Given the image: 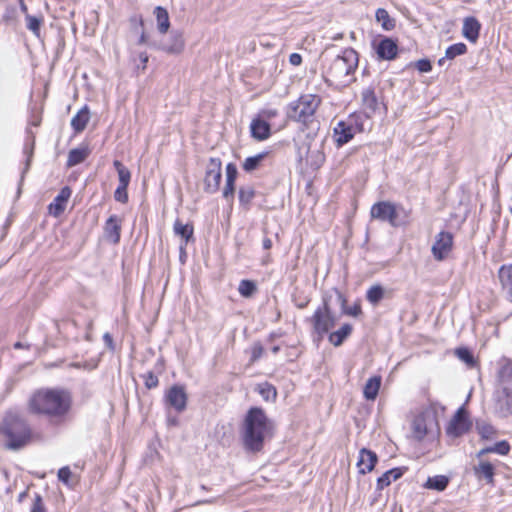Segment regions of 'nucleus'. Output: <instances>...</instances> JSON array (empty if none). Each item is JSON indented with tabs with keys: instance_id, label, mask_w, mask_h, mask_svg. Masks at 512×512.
<instances>
[{
	"instance_id": "e433bc0d",
	"label": "nucleus",
	"mask_w": 512,
	"mask_h": 512,
	"mask_svg": "<svg viewBox=\"0 0 512 512\" xmlns=\"http://www.w3.org/2000/svg\"><path fill=\"white\" fill-rule=\"evenodd\" d=\"M366 297L371 304L377 305L384 297L383 287L380 285L371 286L367 291Z\"/></svg>"
},
{
	"instance_id": "f257e3e1",
	"label": "nucleus",
	"mask_w": 512,
	"mask_h": 512,
	"mask_svg": "<svg viewBox=\"0 0 512 512\" xmlns=\"http://www.w3.org/2000/svg\"><path fill=\"white\" fill-rule=\"evenodd\" d=\"M71 408V394L64 389L42 388L33 392L27 401L30 414L43 416L56 425L68 419Z\"/></svg>"
},
{
	"instance_id": "e2e57ef3",
	"label": "nucleus",
	"mask_w": 512,
	"mask_h": 512,
	"mask_svg": "<svg viewBox=\"0 0 512 512\" xmlns=\"http://www.w3.org/2000/svg\"><path fill=\"white\" fill-rule=\"evenodd\" d=\"M19 4H20L21 11L24 13H27V6L25 5L24 0H22V2H19Z\"/></svg>"
},
{
	"instance_id": "423d86ee",
	"label": "nucleus",
	"mask_w": 512,
	"mask_h": 512,
	"mask_svg": "<svg viewBox=\"0 0 512 512\" xmlns=\"http://www.w3.org/2000/svg\"><path fill=\"white\" fill-rule=\"evenodd\" d=\"M372 219L388 222L393 227H398L406 223L407 214L405 210L389 201L375 203L370 210Z\"/></svg>"
},
{
	"instance_id": "c9c22d12",
	"label": "nucleus",
	"mask_w": 512,
	"mask_h": 512,
	"mask_svg": "<svg viewBox=\"0 0 512 512\" xmlns=\"http://www.w3.org/2000/svg\"><path fill=\"white\" fill-rule=\"evenodd\" d=\"M113 165L118 173L119 185L128 187L131 179L130 171L118 160H115Z\"/></svg>"
},
{
	"instance_id": "052dcab7",
	"label": "nucleus",
	"mask_w": 512,
	"mask_h": 512,
	"mask_svg": "<svg viewBox=\"0 0 512 512\" xmlns=\"http://www.w3.org/2000/svg\"><path fill=\"white\" fill-rule=\"evenodd\" d=\"M140 60L141 62L143 63V68H145L146 66V63L148 62V56L146 53H141L140 54Z\"/></svg>"
},
{
	"instance_id": "79ce46f5",
	"label": "nucleus",
	"mask_w": 512,
	"mask_h": 512,
	"mask_svg": "<svg viewBox=\"0 0 512 512\" xmlns=\"http://www.w3.org/2000/svg\"><path fill=\"white\" fill-rule=\"evenodd\" d=\"M25 20L27 28L38 36L40 32L42 19L26 14Z\"/></svg>"
},
{
	"instance_id": "dca6fc26",
	"label": "nucleus",
	"mask_w": 512,
	"mask_h": 512,
	"mask_svg": "<svg viewBox=\"0 0 512 512\" xmlns=\"http://www.w3.org/2000/svg\"><path fill=\"white\" fill-rule=\"evenodd\" d=\"M376 462V453L366 448H362L359 452L358 461L356 463L359 473L366 474L371 472L374 469Z\"/></svg>"
},
{
	"instance_id": "4c0bfd02",
	"label": "nucleus",
	"mask_w": 512,
	"mask_h": 512,
	"mask_svg": "<svg viewBox=\"0 0 512 512\" xmlns=\"http://www.w3.org/2000/svg\"><path fill=\"white\" fill-rule=\"evenodd\" d=\"M510 450V446L508 444V442L506 441H500L498 443H496L494 446L492 447H488V448H485V449H482L479 453H478V456H482L486 453H497V454H500V455H506L508 454Z\"/></svg>"
},
{
	"instance_id": "c03bdc74",
	"label": "nucleus",
	"mask_w": 512,
	"mask_h": 512,
	"mask_svg": "<svg viewBox=\"0 0 512 512\" xmlns=\"http://www.w3.org/2000/svg\"><path fill=\"white\" fill-rule=\"evenodd\" d=\"M457 357L465 362L469 367H473L475 364V360L471 352L466 348H459L456 350Z\"/></svg>"
},
{
	"instance_id": "5701e85b",
	"label": "nucleus",
	"mask_w": 512,
	"mask_h": 512,
	"mask_svg": "<svg viewBox=\"0 0 512 512\" xmlns=\"http://www.w3.org/2000/svg\"><path fill=\"white\" fill-rule=\"evenodd\" d=\"M154 15L156 18L157 29L161 34H165L168 32L170 27V20L168 11L161 7L157 6L154 9Z\"/></svg>"
},
{
	"instance_id": "412c9836",
	"label": "nucleus",
	"mask_w": 512,
	"mask_h": 512,
	"mask_svg": "<svg viewBox=\"0 0 512 512\" xmlns=\"http://www.w3.org/2000/svg\"><path fill=\"white\" fill-rule=\"evenodd\" d=\"M479 31L480 23L475 18L468 17L464 20L462 32L467 40L476 42L479 37Z\"/></svg>"
},
{
	"instance_id": "393cba45",
	"label": "nucleus",
	"mask_w": 512,
	"mask_h": 512,
	"mask_svg": "<svg viewBox=\"0 0 512 512\" xmlns=\"http://www.w3.org/2000/svg\"><path fill=\"white\" fill-rule=\"evenodd\" d=\"M88 155H89V149L85 146L70 150V152L68 154V159H67V166L73 167V166H76V165L82 163L83 161L86 160Z\"/></svg>"
},
{
	"instance_id": "c85d7f7f",
	"label": "nucleus",
	"mask_w": 512,
	"mask_h": 512,
	"mask_svg": "<svg viewBox=\"0 0 512 512\" xmlns=\"http://www.w3.org/2000/svg\"><path fill=\"white\" fill-rule=\"evenodd\" d=\"M466 51H467V47L464 43L453 44L446 49L445 57L440 58L438 60V64L440 66H442V65H444L446 59L452 60L457 56L465 54Z\"/></svg>"
},
{
	"instance_id": "ea45409f",
	"label": "nucleus",
	"mask_w": 512,
	"mask_h": 512,
	"mask_svg": "<svg viewBox=\"0 0 512 512\" xmlns=\"http://www.w3.org/2000/svg\"><path fill=\"white\" fill-rule=\"evenodd\" d=\"M257 290L256 284L250 280H242L239 284L238 291L243 297H251Z\"/></svg>"
},
{
	"instance_id": "0e129e2a",
	"label": "nucleus",
	"mask_w": 512,
	"mask_h": 512,
	"mask_svg": "<svg viewBox=\"0 0 512 512\" xmlns=\"http://www.w3.org/2000/svg\"><path fill=\"white\" fill-rule=\"evenodd\" d=\"M168 422H169V424H172V425H176L177 424V420L175 418H169Z\"/></svg>"
},
{
	"instance_id": "20e7f679",
	"label": "nucleus",
	"mask_w": 512,
	"mask_h": 512,
	"mask_svg": "<svg viewBox=\"0 0 512 512\" xmlns=\"http://www.w3.org/2000/svg\"><path fill=\"white\" fill-rule=\"evenodd\" d=\"M0 431L4 436L7 449L19 450L32 439V430L27 420L18 412H8L2 422Z\"/></svg>"
},
{
	"instance_id": "58836bf2",
	"label": "nucleus",
	"mask_w": 512,
	"mask_h": 512,
	"mask_svg": "<svg viewBox=\"0 0 512 512\" xmlns=\"http://www.w3.org/2000/svg\"><path fill=\"white\" fill-rule=\"evenodd\" d=\"M362 101L366 108L375 110L377 107V97L371 88H366L362 91Z\"/></svg>"
},
{
	"instance_id": "9b49d317",
	"label": "nucleus",
	"mask_w": 512,
	"mask_h": 512,
	"mask_svg": "<svg viewBox=\"0 0 512 512\" xmlns=\"http://www.w3.org/2000/svg\"><path fill=\"white\" fill-rule=\"evenodd\" d=\"M435 424V417L431 412L420 413L412 421L413 437L422 440Z\"/></svg>"
},
{
	"instance_id": "f3484780",
	"label": "nucleus",
	"mask_w": 512,
	"mask_h": 512,
	"mask_svg": "<svg viewBox=\"0 0 512 512\" xmlns=\"http://www.w3.org/2000/svg\"><path fill=\"white\" fill-rule=\"evenodd\" d=\"M71 196V190L69 187L61 189L60 193L55 197L52 203L49 205V212L51 215L58 217L66 209L67 202Z\"/></svg>"
},
{
	"instance_id": "ddd939ff",
	"label": "nucleus",
	"mask_w": 512,
	"mask_h": 512,
	"mask_svg": "<svg viewBox=\"0 0 512 512\" xmlns=\"http://www.w3.org/2000/svg\"><path fill=\"white\" fill-rule=\"evenodd\" d=\"M470 427L467 413L463 407L459 408L447 427V433L457 437L465 433Z\"/></svg>"
},
{
	"instance_id": "39448f33",
	"label": "nucleus",
	"mask_w": 512,
	"mask_h": 512,
	"mask_svg": "<svg viewBox=\"0 0 512 512\" xmlns=\"http://www.w3.org/2000/svg\"><path fill=\"white\" fill-rule=\"evenodd\" d=\"M358 66V54L353 49H345L335 57L324 72L325 82L335 87H343L353 81Z\"/></svg>"
},
{
	"instance_id": "7ed1b4c3",
	"label": "nucleus",
	"mask_w": 512,
	"mask_h": 512,
	"mask_svg": "<svg viewBox=\"0 0 512 512\" xmlns=\"http://www.w3.org/2000/svg\"><path fill=\"white\" fill-rule=\"evenodd\" d=\"M493 404L495 412L501 417L512 414V359L502 358L498 362Z\"/></svg>"
},
{
	"instance_id": "f704fd0d",
	"label": "nucleus",
	"mask_w": 512,
	"mask_h": 512,
	"mask_svg": "<svg viewBox=\"0 0 512 512\" xmlns=\"http://www.w3.org/2000/svg\"><path fill=\"white\" fill-rule=\"evenodd\" d=\"M376 20L381 23L384 30L389 31L395 27V22L390 18L388 12L383 8H378L376 11Z\"/></svg>"
},
{
	"instance_id": "bf43d9fd",
	"label": "nucleus",
	"mask_w": 512,
	"mask_h": 512,
	"mask_svg": "<svg viewBox=\"0 0 512 512\" xmlns=\"http://www.w3.org/2000/svg\"><path fill=\"white\" fill-rule=\"evenodd\" d=\"M103 338H104V341L106 342V344L108 346L112 345L113 340H112V337H111V335L109 333H105Z\"/></svg>"
},
{
	"instance_id": "3c124183",
	"label": "nucleus",
	"mask_w": 512,
	"mask_h": 512,
	"mask_svg": "<svg viewBox=\"0 0 512 512\" xmlns=\"http://www.w3.org/2000/svg\"><path fill=\"white\" fill-rule=\"evenodd\" d=\"M70 476H71V471H70L69 467H62L61 469H59L58 478L63 483L68 484Z\"/></svg>"
},
{
	"instance_id": "69168bd1",
	"label": "nucleus",
	"mask_w": 512,
	"mask_h": 512,
	"mask_svg": "<svg viewBox=\"0 0 512 512\" xmlns=\"http://www.w3.org/2000/svg\"><path fill=\"white\" fill-rule=\"evenodd\" d=\"M306 305H307V301H305V302H301V303L297 304V307H298V308H300V309H302V308H304Z\"/></svg>"
},
{
	"instance_id": "cd10ccee",
	"label": "nucleus",
	"mask_w": 512,
	"mask_h": 512,
	"mask_svg": "<svg viewBox=\"0 0 512 512\" xmlns=\"http://www.w3.org/2000/svg\"><path fill=\"white\" fill-rule=\"evenodd\" d=\"M381 385V378L380 377H372L368 379L364 386V397L367 400H375V398L378 395L379 389Z\"/></svg>"
},
{
	"instance_id": "13d9d810",
	"label": "nucleus",
	"mask_w": 512,
	"mask_h": 512,
	"mask_svg": "<svg viewBox=\"0 0 512 512\" xmlns=\"http://www.w3.org/2000/svg\"><path fill=\"white\" fill-rule=\"evenodd\" d=\"M272 247V241L269 238L263 240V248L269 250Z\"/></svg>"
},
{
	"instance_id": "2eb2a0df",
	"label": "nucleus",
	"mask_w": 512,
	"mask_h": 512,
	"mask_svg": "<svg viewBox=\"0 0 512 512\" xmlns=\"http://www.w3.org/2000/svg\"><path fill=\"white\" fill-rule=\"evenodd\" d=\"M376 53L383 60H393L398 53L397 43L393 39L385 37L377 44Z\"/></svg>"
},
{
	"instance_id": "4be33fe9",
	"label": "nucleus",
	"mask_w": 512,
	"mask_h": 512,
	"mask_svg": "<svg viewBox=\"0 0 512 512\" xmlns=\"http://www.w3.org/2000/svg\"><path fill=\"white\" fill-rule=\"evenodd\" d=\"M90 120V112L87 106L83 107L78 113L72 118L71 126L75 132L79 133L83 131Z\"/></svg>"
},
{
	"instance_id": "1a4fd4ad",
	"label": "nucleus",
	"mask_w": 512,
	"mask_h": 512,
	"mask_svg": "<svg viewBox=\"0 0 512 512\" xmlns=\"http://www.w3.org/2000/svg\"><path fill=\"white\" fill-rule=\"evenodd\" d=\"M453 248V235L447 231H441L435 236L431 252L435 260L443 261L451 253Z\"/></svg>"
},
{
	"instance_id": "c756f323",
	"label": "nucleus",
	"mask_w": 512,
	"mask_h": 512,
	"mask_svg": "<svg viewBox=\"0 0 512 512\" xmlns=\"http://www.w3.org/2000/svg\"><path fill=\"white\" fill-rule=\"evenodd\" d=\"M449 484V478L445 475H436L433 477H429L424 484V487L427 489H432L436 491H443Z\"/></svg>"
},
{
	"instance_id": "a211bd4d",
	"label": "nucleus",
	"mask_w": 512,
	"mask_h": 512,
	"mask_svg": "<svg viewBox=\"0 0 512 512\" xmlns=\"http://www.w3.org/2000/svg\"><path fill=\"white\" fill-rule=\"evenodd\" d=\"M250 131L253 138L263 141L270 136V125L265 119L258 117L252 120Z\"/></svg>"
},
{
	"instance_id": "37998d69",
	"label": "nucleus",
	"mask_w": 512,
	"mask_h": 512,
	"mask_svg": "<svg viewBox=\"0 0 512 512\" xmlns=\"http://www.w3.org/2000/svg\"><path fill=\"white\" fill-rule=\"evenodd\" d=\"M255 196V191L251 186L241 187L239 190V200L242 204H249Z\"/></svg>"
},
{
	"instance_id": "49530a36",
	"label": "nucleus",
	"mask_w": 512,
	"mask_h": 512,
	"mask_svg": "<svg viewBox=\"0 0 512 512\" xmlns=\"http://www.w3.org/2000/svg\"><path fill=\"white\" fill-rule=\"evenodd\" d=\"M31 512H46L42 497L39 494L35 495Z\"/></svg>"
},
{
	"instance_id": "774afa93",
	"label": "nucleus",
	"mask_w": 512,
	"mask_h": 512,
	"mask_svg": "<svg viewBox=\"0 0 512 512\" xmlns=\"http://www.w3.org/2000/svg\"><path fill=\"white\" fill-rule=\"evenodd\" d=\"M15 347H16V348L21 347V344H20V343H16V344H15Z\"/></svg>"
},
{
	"instance_id": "680f3d73",
	"label": "nucleus",
	"mask_w": 512,
	"mask_h": 512,
	"mask_svg": "<svg viewBox=\"0 0 512 512\" xmlns=\"http://www.w3.org/2000/svg\"><path fill=\"white\" fill-rule=\"evenodd\" d=\"M147 43V35L142 32L140 38H139V44H146Z\"/></svg>"
},
{
	"instance_id": "5fc2aeb1",
	"label": "nucleus",
	"mask_w": 512,
	"mask_h": 512,
	"mask_svg": "<svg viewBox=\"0 0 512 512\" xmlns=\"http://www.w3.org/2000/svg\"><path fill=\"white\" fill-rule=\"evenodd\" d=\"M289 61H290V63H291L292 65H294V66H298V65H300V64H301V62H302V57H301V55H300V54H298V53H293V54H291V55H290Z\"/></svg>"
},
{
	"instance_id": "6e6d98bb",
	"label": "nucleus",
	"mask_w": 512,
	"mask_h": 512,
	"mask_svg": "<svg viewBox=\"0 0 512 512\" xmlns=\"http://www.w3.org/2000/svg\"><path fill=\"white\" fill-rule=\"evenodd\" d=\"M276 115H277V111L276 110H264V111H262L260 118H262V119H264V118L271 119V118L275 117Z\"/></svg>"
},
{
	"instance_id": "72a5a7b5",
	"label": "nucleus",
	"mask_w": 512,
	"mask_h": 512,
	"mask_svg": "<svg viewBox=\"0 0 512 512\" xmlns=\"http://www.w3.org/2000/svg\"><path fill=\"white\" fill-rule=\"evenodd\" d=\"M174 232L176 235L182 237L187 243L193 236V226L190 224H183L177 220L174 223Z\"/></svg>"
},
{
	"instance_id": "4468645a",
	"label": "nucleus",
	"mask_w": 512,
	"mask_h": 512,
	"mask_svg": "<svg viewBox=\"0 0 512 512\" xmlns=\"http://www.w3.org/2000/svg\"><path fill=\"white\" fill-rule=\"evenodd\" d=\"M122 220L117 215H111L104 225L105 239L113 244L120 241Z\"/></svg>"
},
{
	"instance_id": "f8f14e48",
	"label": "nucleus",
	"mask_w": 512,
	"mask_h": 512,
	"mask_svg": "<svg viewBox=\"0 0 512 512\" xmlns=\"http://www.w3.org/2000/svg\"><path fill=\"white\" fill-rule=\"evenodd\" d=\"M165 400L177 412L184 411L187 404V394L184 387L174 385L169 388L165 394Z\"/></svg>"
},
{
	"instance_id": "603ef678",
	"label": "nucleus",
	"mask_w": 512,
	"mask_h": 512,
	"mask_svg": "<svg viewBox=\"0 0 512 512\" xmlns=\"http://www.w3.org/2000/svg\"><path fill=\"white\" fill-rule=\"evenodd\" d=\"M145 385L147 388H154L158 385V378L152 373H148L145 378Z\"/></svg>"
},
{
	"instance_id": "6ab92c4d",
	"label": "nucleus",
	"mask_w": 512,
	"mask_h": 512,
	"mask_svg": "<svg viewBox=\"0 0 512 512\" xmlns=\"http://www.w3.org/2000/svg\"><path fill=\"white\" fill-rule=\"evenodd\" d=\"M353 138V129L344 122H339L334 128V140L338 146L348 143Z\"/></svg>"
},
{
	"instance_id": "2f4dec72",
	"label": "nucleus",
	"mask_w": 512,
	"mask_h": 512,
	"mask_svg": "<svg viewBox=\"0 0 512 512\" xmlns=\"http://www.w3.org/2000/svg\"><path fill=\"white\" fill-rule=\"evenodd\" d=\"M267 155L268 152H262L257 155L246 158L242 165L243 169L246 172L254 171L261 165V163L263 162Z\"/></svg>"
},
{
	"instance_id": "473e14b6",
	"label": "nucleus",
	"mask_w": 512,
	"mask_h": 512,
	"mask_svg": "<svg viewBox=\"0 0 512 512\" xmlns=\"http://www.w3.org/2000/svg\"><path fill=\"white\" fill-rule=\"evenodd\" d=\"M336 295H337V299H338L339 303L342 306V311L344 314L354 316V317H357L358 315L361 314V306L359 303H355L351 307H346L347 300L344 297V295L341 292H339L338 290H336Z\"/></svg>"
},
{
	"instance_id": "0eeeda50",
	"label": "nucleus",
	"mask_w": 512,
	"mask_h": 512,
	"mask_svg": "<svg viewBox=\"0 0 512 512\" xmlns=\"http://www.w3.org/2000/svg\"><path fill=\"white\" fill-rule=\"evenodd\" d=\"M321 98L315 94L302 95L298 101L290 107L289 117L297 122L308 123L312 120Z\"/></svg>"
},
{
	"instance_id": "aec40b11",
	"label": "nucleus",
	"mask_w": 512,
	"mask_h": 512,
	"mask_svg": "<svg viewBox=\"0 0 512 512\" xmlns=\"http://www.w3.org/2000/svg\"><path fill=\"white\" fill-rule=\"evenodd\" d=\"M160 48L169 54L181 53L184 49V40L182 34L178 32L172 33L169 42L162 44Z\"/></svg>"
},
{
	"instance_id": "b1692460",
	"label": "nucleus",
	"mask_w": 512,
	"mask_h": 512,
	"mask_svg": "<svg viewBox=\"0 0 512 512\" xmlns=\"http://www.w3.org/2000/svg\"><path fill=\"white\" fill-rule=\"evenodd\" d=\"M502 288L512 301V265L502 266L498 273Z\"/></svg>"
},
{
	"instance_id": "a18cd8bd",
	"label": "nucleus",
	"mask_w": 512,
	"mask_h": 512,
	"mask_svg": "<svg viewBox=\"0 0 512 512\" xmlns=\"http://www.w3.org/2000/svg\"><path fill=\"white\" fill-rule=\"evenodd\" d=\"M114 196L117 201L125 203L128 200L127 187L118 185Z\"/></svg>"
},
{
	"instance_id": "a19ab883",
	"label": "nucleus",
	"mask_w": 512,
	"mask_h": 512,
	"mask_svg": "<svg viewBox=\"0 0 512 512\" xmlns=\"http://www.w3.org/2000/svg\"><path fill=\"white\" fill-rule=\"evenodd\" d=\"M259 394L266 400H274L276 398V389L268 383H262L258 385Z\"/></svg>"
},
{
	"instance_id": "6e6552de",
	"label": "nucleus",
	"mask_w": 512,
	"mask_h": 512,
	"mask_svg": "<svg viewBox=\"0 0 512 512\" xmlns=\"http://www.w3.org/2000/svg\"><path fill=\"white\" fill-rule=\"evenodd\" d=\"M310 322L313 326L314 332L319 336V338H322L331 328L334 327L336 318L331 312L329 298L327 296L323 298L322 306L315 310L314 314L310 318Z\"/></svg>"
},
{
	"instance_id": "864d4df0",
	"label": "nucleus",
	"mask_w": 512,
	"mask_h": 512,
	"mask_svg": "<svg viewBox=\"0 0 512 512\" xmlns=\"http://www.w3.org/2000/svg\"><path fill=\"white\" fill-rule=\"evenodd\" d=\"M311 156L316 158V167H319L324 162V154L319 150L312 151Z\"/></svg>"
},
{
	"instance_id": "f03ea898",
	"label": "nucleus",
	"mask_w": 512,
	"mask_h": 512,
	"mask_svg": "<svg viewBox=\"0 0 512 512\" xmlns=\"http://www.w3.org/2000/svg\"><path fill=\"white\" fill-rule=\"evenodd\" d=\"M273 424L264 411L258 407L251 408L245 416L243 424V442L251 451H260L264 441L271 437Z\"/></svg>"
},
{
	"instance_id": "4d7b16f0",
	"label": "nucleus",
	"mask_w": 512,
	"mask_h": 512,
	"mask_svg": "<svg viewBox=\"0 0 512 512\" xmlns=\"http://www.w3.org/2000/svg\"><path fill=\"white\" fill-rule=\"evenodd\" d=\"M262 351H263V349H262V347L260 345L254 346L253 347V359L255 360L258 357H260L261 354H262Z\"/></svg>"
},
{
	"instance_id": "7c9ffc66",
	"label": "nucleus",
	"mask_w": 512,
	"mask_h": 512,
	"mask_svg": "<svg viewBox=\"0 0 512 512\" xmlns=\"http://www.w3.org/2000/svg\"><path fill=\"white\" fill-rule=\"evenodd\" d=\"M475 474L481 478H485L488 483L493 482L494 467L487 461H480L477 466L474 467Z\"/></svg>"
},
{
	"instance_id": "9d476101",
	"label": "nucleus",
	"mask_w": 512,
	"mask_h": 512,
	"mask_svg": "<svg viewBox=\"0 0 512 512\" xmlns=\"http://www.w3.org/2000/svg\"><path fill=\"white\" fill-rule=\"evenodd\" d=\"M221 161L218 158H211L206 168L204 185L205 190L209 193H214L219 189L222 172Z\"/></svg>"
},
{
	"instance_id": "bb28decb",
	"label": "nucleus",
	"mask_w": 512,
	"mask_h": 512,
	"mask_svg": "<svg viewBox=\"0 0 512 512\" xmlns=\"http://www.w3.org/2000/svg\"><path fill=\"white\" fill-rule=\"evenodd\" d=\"M352 326L350 324H344L340 329L330 333L329 341L334 346H340L344 340L351 334Z\"/></svg>"
},
{
	"instance_id": "de8ad7c7",
	"label": "nucleus",
	"mask_w": 512,
	"mask_h": 512,
	"mask_svg": "<svg viewBox=\"0 0 512 512\" xmlns=\"http://www.w3.org/2000/svg\"><path fill=\"white\" fill-rule=\"evenodd\" d=\"M415 66L422 73L430 72L432 69V65H431L430 61L427 59L418 60L415 64Z\"/></svg>"
},
{
	"instance_id": "8fccbe9b",
	"label": "nucleus",
	"mask_w": 512,
	"mask_h": 512,
	"mask_svg": "<svg viewBox=\"0 0 512 512\" xmlns=\"http://www.w3.org/2000/svg\"><path fill=\"white\" fill-rule=\"evenodd\" d=\"M237 174H238V171H237L236 166L232 163H229L226 166V180L236 181Z\"/></svg>"
},
{
	"instance_id": "a878e982",
	"label": "nucleus",
	"mask_w": 512,
	"mask_h": 512,
	"mask_svg": "<svg viewBox=\"0 0 512 512\" xmlns=\"http://www.w3.org/2000/svg\"><path fill=\"white\" fill-rule=\"evenodd\" d=\"M403 475L402 468H393L385 472L382 476H380L377 480V488L382 490L383 488L389 486L392 481H396Z\"/></svg>"
},
{
	"instance_id": "09e8293b",
	"label": "nucleus",
	"mask_w": 512,
	"mask_h": 512,
	"mask_svg": "<svg viewBox=\"0 0 512 512\" xmlns=\"http://www.w3.org/2000/svg\"><path fill=\"white\" fill-rule=\"evenodd\" d=\"M235 181L226 180V184L223 190V196L226 199L232 198L234 195Z\"/></svg>"
},
{
	"instance_id": "338daca9",
	"label": "nucleus",
	"mask_w": 512,
	"mask_h": 512,
	"mask_svg": "<svg viewBox=\"0 0 512 512\" xmlns=\"http://www.w3.org/2000/svg\"><path fill=\"white\" fill-rule=\"evenodd\" d=\"M340 38H342V35H341V34H338V35H336L333 39H334V40H337V39H340Z\"/></svg>"
}]
</instances>
